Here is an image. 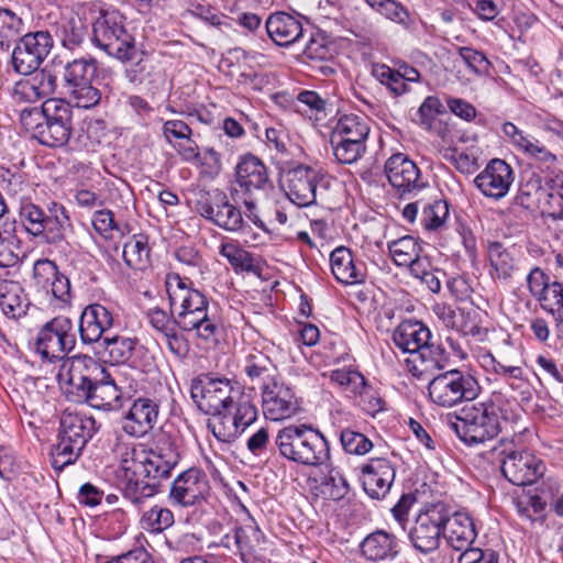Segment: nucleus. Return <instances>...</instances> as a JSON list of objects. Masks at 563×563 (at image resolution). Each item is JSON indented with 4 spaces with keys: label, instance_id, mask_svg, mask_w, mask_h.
<instances>
[{
    "label": "nucleus",
    "instance_id": "obj_56",
    "mask_svg": "<svg viewBox=\"0 0 563 563\" xmlns=\"http://www.w3.org/2000/svg\"><path fill=\"white\" fill-rule=\"evenodd\" d=\"M373 10L386 19L398 24H407L409 13L407 9L396 0H364Z\"/></svg>",
    "mask_w": 563,
    "mask_h": 563
},
{
    "label": "nucleus",
    "instance_id": "obj_8",
    "mask_svg": "<svg viewBox=\"0 0 563 563\" xmlns=\"http://www.w3.org/2000/svg\"><path fill=\"white\" fill-rule=\"evenodd\" d=\"M482 387L467 369L452 368L434 376L428 384L431 402L443 408H453L462 402L475 400Z\"/></svg>",
    "mask_w": 563,
    "mask_h": 563
},
{
    "label": "nucleus",
    "instance_id": "obj_58",
    "mask_svg": "<svg viewBox=\"0 0 563 563\" xmlns=\"http://www.w3.org/2000/svg\"><path fill=\"white\" fill-rule=\"evenodd\" d=\"M419 358L426 364V368L443 369L450 362V355L441 343L431 340L426 343L418 353Z\"/></svg>",
    "mask_w": 563,
    "mask_h": 563
},
{
    "label": "nucleus",
    "instance_id": "obj_15",
    "mask_svg": "<svg viewBox=\"0 0 563 563\" xmlns=\"http://www.w3.org/2000/svg\"><path fill=\"white\" fill-rule=\"evenodd\" d=\"M384 172L395 194L411 198L428 186L418 165L405 153H395L387 158Z\"/></svg>",
    "mask_w": 563,
    "mask_h": 563
},
{
    "label": "nucleus",
    "instance_id": "obj_21",
    "mask_svg": "<svg viewBox=\"0 0 563 563\" xmlns=\"http://www.w3.org/2000/svg\"><path fill=\"white\" fill-rule=\"evenodd\" d=\"M360 472L366 495L372 499L382 500L395 482L396 465L386 456H374L360 466Z\"/></svg>",
    "mask_w": 563,
    "mask_h": 563
},
{
    "label": "nucleus",
    "instance_id": "obj_45",
    "mask_svg": "<svg viewBox=\"0 0 563 563\" xmlns=\"http://www.w3.org/2000/svg\"><path fill=\"white\" fill-rule=\"evenodd\" d=\"M387 249L397 266H406L408 263H412V260H417V256L422 252L421 244L411 235L389 241Z\"/></svg>",
    "mask_w": 563,
    "mask_h": 563
},
{
    "label": "nucleus",
    "instance_id": "obj_57",
    "mask_svg": "<svg viewBox=\"0 0 563 563\" xmlns=\"http://www.w3.org/2000/svg\"><path fill=\"white\" fill-rule=\"evenodd\" d=\"M350 492L346 477L340 470L331 468L322 481V493L330 499L339 501Z\"/></svg>",
    "mask_w": 563,
    "mask_h": 563
},
{
    "label": "nucleus",
    "instance_id": "obj_2",
    "mask_svg": "<svg viewBox=\"0 0 563 563\" xmlns=\"http://www.w3.org/2000/svg\"><path fill=\"white\" fill-rule=\"evenodd\" d=\"M179 461L178 448L170 440L159 441L155 450L126 446L121 461L125 472L123 497L136 507L142 506L161 492L163 481L169 478Z\"/></svg>",
    "mask_w": 563,
    "mask_h": 563
},
{
    "label": "nucleus",
    "instance_id": "obj_50",
    "mask_svg": "<svg viewBox=\"0 0 563 563\" xmlns=\"http://www.w3.org/2000/svg\"><path fill=\"white\" fill-rule=\"evenodd\" d=\"M449 216L448 201L438 199L423 205L420 222L426 230L438 231L445 228Z\"/></svg>",
    "mask_w": 563,
    "mask_h": 563
},
{
    "label": "nucleus",
    "instance_id": "obj_3",
    "mask_svg": "<svg viewBox=\"0 0 563 563\" xmlns=\"http://www.w3.org/2000/svg\"><path fill=\"white\" fill-rule=\"evenodd\" d=\"M519 413L501 391H493L482 401L465 406L459 415H448L446 423L467 445L493 440L501 431V423L516 421Z\"/></svg>",
    "mask_w": 563,
    "mask_h": 563
},
{
    "label": "nucleus",
    "instance_id": "obj_42",
    "mask_svg": "<svg viewBox=\"0 0 563 563\" xmlns=\"http://www.w3.org/2000/svg\"><path fill=\"white\" fill-rule=\"evenodd\" d=\"M139 523L142 530L156 536L173 527L175 517L169 508L154 505L141 515Z\"/></svg>",
    "mask_w": 563,
    "mask_h": 563
},
{
    "label": "nucleus",
    "instance_id": "obj_36",
    "mask_svg": "<svg viewBox=\"0 0 563 563\" xmlns=\"http://www.w3.org/2000/svg\"><path fill=\"white\" fill-rule=\"evenodd\" d=\"M243 371L252 384L260 388L282 378L273 360L263 351L253 349L244 360Z\"/></svg>",
    "mask_w": 563,
    "mask_h": 563
},
{
    "label": "nucleus",
    "instance_id": "obj_62",
    "mask_svg": "<svg viewBox=\"0 0 563 563\" xmlns=\"http://www.w3.org/2000/svg\"><path fill=\"white\" fill-rule=\"evenodd\" d=\"M302 53L311 60H324L331 55L325 36L319 32L311 33Z\"/></svg>",
    "mask_w": 563,
    "mask_h": 563
},
{
    "label": "nucleus",
    "instance_id": "obj_63",
    "mask_svg": "<svg viewBox=\"0 0 563 563\" xmlns=\"http://www.w3.org/2000/svg\"><path fill=\"white\" fill-rule=\"evenodd\" d=\"M544 305L542 310L553 318L556 335L563 340V287L558 294L549 297Z\"/></svg>",
    "mask_w": 563,
    "mask_h": 563
},
{
    "label": "nucleus",
    "instance_id": "obj_47",
    "mask_svg": "<svg viewBox=\"0 0 563 563\" xmlns=\"http://www.w3.org/2000/svg\"><path fill=\"white\" fill-rule=\"evenodd\" d=\"M86 31L80 19L64 18L57 23L56 35L63 47L73 51L81 45Z\"/></svg>",
    "mask_w": 563,
    "mask_h": 563
},
{
    "label": "nucleus",
    "instance_id": "obj_11",
    "mask_svg": "<svg viewBox=\"0 0 563 563\" xmlns=\"http://www.w3.org/2000/svg\"><path fill=\"white\" fill-rule=\"evenodd\" d=\"M70 318L57 316L47 321L38 331L35 351L43 361L55 363L66 360L76 345V335Z\"/></svg>",
    "mask_w": 563,
    "mask_h": 563
},
{
    "label": "nucleus",
    "instance_id": "obj_44",
    "mask_svg": "<svg viewBox=\"0 0 563 563\" xmlns=\"http://www.w3.org/2000/svg\"><path fill=\"white\" fill-rule=\"evenodd\" d=\"M77 137L78 147L96 152L108 135V124L102 119H86Z\"/></svg>",
    "mask_w": 563,
    "mask_h": 563
},
{
    "label": "nucleus",
    "instance_id": "obj_26",
    "mask_svg": "<svg viewBox=\"0 0 563 563\" xmlns=\"http://www.w3.org/2000/svg\"><path fill=\"white\" fill-rule=\"evenodd\" d=\"M514 180L512 167L504 159L494 158L475 177L474 184L485 197L500 200L509 192Z\"/></svg>",
    "mask_w": 563,
    "mask_h": 563
},
{
    "label": "nucleus",
    "instance_id": "obj_35",
    "mask_svg": "<svg viewBox=\"0 0 563 563\" xmlns=\"http://www.w3.org/2000/svg\"><path fill=\"white\" fill-rule=\"evenodd\" d=\"M432 339L431 331L421 321H402L393 333L394 344L404 353L418 354Z\"/></svg>",
    "mask_w": 563,
    "mask_h": 563
},
{
    "label": "nucleus",
    "instance_id": "obj_55",
    "mask_svg": "<svg viewBox=\"0 0 563 563\" xmlns=\"http://www.w3.org/2000/svg\"><path fill=\"white\" fill-rule=\"evenodd\" d=\"M452 330L463 335L478 336L482 333L481 314L477 310L470 308H457Z\"/></svg>",
    "mask_w": 563,
    "mask_h": 563
},
{
    "label": "nucleus",
    "instance_id": "obj_64",
    "mask_svg": "<svg viewBox=\"0 0 563 563\" xmlns=\"http://www.w3.org/2000/svg\"><path fill=\"white\" fill-rule=\"evenodd\" d=\"M499 553L490 548H468L459 556L457 563H498Z\"/></svg>",
    "mask_w": 563,
    "mask_h": 563
},
{
    "label": "nucleus",
    "instance_id": "obj_33",
    "mask_svg": "<svg viewBox=\"0 0 563 563\" xmlns=\"http://www.w3.org/2000/svg\"><path fill=\"white\" fill-rule=\"evenodd\" d=\"M330 266L334 278L341 284L355 285L365 280L364 263L356 261L352 251L345 246H339L331 252Z\"/></svg>",
    "mask_w": 563,
    "mask_h": 563
},
{
    "label": "nucleus",
    "instance_id": "obj_28",
    "mask_svg": "<svg viewBox=\"0 0 563 563\" xmlns=\"http://www.w3.org/2000/svg\"><path fill=\"white\" fill-rule=\"evenodd\" d=\"M113 311L99 303L93 302L86 306L79 317L78 333L84 345L100 343L104 334L113 327Z\"/></svg>",
    "mask_w": 563,
    "mask_h": 563
},
{
    "label": "nucleus",
    "instance_id": "obj_31",
    "mask_svg": "<svg viewBox=\"0 0 563 563\" xmlns=\"http://www.w3.org/2000/svg\"><path fill=\"white\" fill-rule=\"evenodd\" d=\"M443 537L449 547L463 552L471 548L477 537L473 518L465 511H455L450 515L444 506Z\"/></svg>",
    "mask_w": 563,
    "mask_h": 563
},
{
    "label": "nucleus",
    "instance_id": "obj_49",
    "mask_svg": "<svg viewBox=\"0 0 563 563\" xmlns=\"http://www.w3.org/2000/svg\"><path fill=\"white\" fill-rule=\"evenodd\" d=\"M24 26L23 19L13 10L0 7V51L7 52L11 42L20 35Z\"/></svg>",
    "mask_w": 563,
    "mask_h": 563
},
{
    "label": "nucleus",
    "instance_id": "obj_32",
    "mask_svg": "<svg viewBox=\"0 0 563 563\" xmlns=\"http://www.w3.org/2000/svg\"><path fill=\"white\" fill-rule=\"evenodd\" d=\"M268 37L278 46L288 47L303 36V26L299 14L285 11L271 13L264 24Z\"/></svg>",
    "mask_w": 563,
    "mask_h": 563
},
{
    "label": "nucleus",
    "instance_id": "obj_46",
    "mask_svg": "<svg viewBox=\"0 0 563 563\" xmlns=\"http://www.w3.org/2000/svg\"><path fill=\"white\" fill-rule=\"evenodd\" d=\"M123 260L134 269H144L150 262V246L145 235H133L123 245Z\"/></svg>",
    "mask_w": 563,
    "mask_h": 563
},
{
    "label": "nucleus",
    "instance_id": "obj_20",
    "mask_svg": "<svg viewBox=\"0 0 563 563\" xmlns=\"http://www.w3.org/2000/svg\"><path fill=\"white\" fill-rule=\"evenodd\" d=\"M210 484L207 474L199 467H189L172 483L168 498L172 505L191 507L206 500Z\"/></svg>",
    "mask_w": 563,
    "mask_h": 563
},
{
    "label": "nucleus",
    "instance_id": "obj_18",
    "mask_svg": "<svg viewBox=\"0 0 563 563\" xmlns=\"http://www.w3.org/2000/svg\"><path fill=\"white\" fill-rule=\"evenodd\" d=\"M261 398L263 415L271 421L290 419L301 410L294 388L283 377L261 387Z\"/></svg>",
    "mask_w": 563,
    "mask_h": 563
},
{
    "label": "nucleus",
    "instance_id": "obj_51",
    "mask_svg": "<svg viewBox=\"0 0 563 563\" xmlns=\"http://www.w3.org/2000/svg\"><path fill=\"white\" fill-rule=\"evenodd\" d=\"M330 380L336 384L342 390L354 396L366 394L368 384L366 378L355 369L338 368L331 372Z\"/></svg>",
    "mask_w": 563,
    "mask_h": 563
},
{
    "label": "nucleus",
    "instance_id": "obj_1",
    "mask_svg": "<svg viewBox=\"0 0 563 563\" xmlns=\"http://www.w3.org/2000/svg\"><path fill=\"white\" fill-rule=\"evenodd\" d=\"M190 394L199 410L214 418L208 427L221 442L233 441L257 420L256 405L236 380L203 373L191 380Z\"/></svg>",
    "mask_w": 563,
    "mask_h": 563
},
{
    "label": "nucleus",
    "instance_id": "obj_27",
    "mask_svg": "<svg viewBox=\"0 0 563 563\" xmlns=\"http://www.w3.org/2000/svg\"><path fill=\"white\" fill-rule=\"evenodd\" d=\"M26 78L18 80L12 88V99L15 102L35 103L42 99H52L57 88V77L51 70L37 68L27 74Z\"/></svg>",
    "mask_w": 563,
    "mask_h": 563
},
{
    "label": "nucleus",
    "instance_id": "obj_4",
    "mask_svg": "<svg viewBox=\"0 0 563 563\" xmlns=\"http://www.w3.org/2000/svg\"><path fill=\"white\" fill-rule=\"evenodd\" d=\"M169 307L175 309L178 328L184 332L195 331L196 335L210 341L218 333L216 314L210 313L208 297L194 287V283L177 273H169L165 280Z\"/></svg>",
    "mask_w": 563,
    "mask_h": 563
},
{
    "label": "nucleus",
    "instance_id": "obj_30",
    "mask_svg": "<svg viewBox=\"0 0 563 563\" xmlns=\"http://www.w3.org/2000/svg\"><path fill=\"white\" fill-rule=\"evenodd\" d=\"M159 417V404L147 397L136 398L124 415L123 431L141 438L154 429Z\"/></svg>",
    "mask_w": 563,
    "mask_h": 563
},
{
    "label": "nucleus",
    "instance_id": "obj_6",
    "mask_svg": "<svg viewBox=\"0 0 563 563\" xmlns=\"http://www.w3.org/2000/svg\"><path fill=\"white\" fill-rule=\"evenodd\" d=\"M274 448L280 457L306 467H320L331 460L327 437L310 423L288 424L279 429Z\"/></svg>",
    "mask_w": 563,
    "mask_h": 563
},
{
    "label": "nucleus",
    "instance_id": "obj_34",
    "mask_svg": "<svg viewBox=\"0 0 563 563\" xmlns=\"http://www.w3.org/2000/svg\"><path fill=\"white\" fill-rule=\"evenodd\" d=\"M97 431L95 418L85 412L66 409L60 417L58 433L84 448Z\"/></svg>",
    "mask_w": 563,
    "mask_h": 563
},
{
    "label": "nucleus",
    "instance_id": "obj_17",
    "mask_svg": "<svg viewBox=\"0 0 563 563\" xmlns=\"http://www.w3.org/2000/svg\"><path fill=\"white\" fill-rule=\"evenodd\" d=\"M319 187L328 188V176L321 170L298 165L286 173L285 194L298 207H309L316 202Z\"/></svg>",
    "mask_w": 563,
    "mask_h": 563
},
{
    "label": "nucleus",
    "instance_id": "obj_53",
    "mask_svg": "<svg viewBox=\"0 0 563 563\" xmlns=\"http://www.w3.org/2000/svg\"><path fill=\"white\" fill-rule=\"evenodd\" d=\"M330 143L335 159L341 164H353L366 153V144L344 140L331 135Z\"/></svg>",
    "mask_w": 563,
    "mask_h": 563
},
{
    "label": "nucleus",
    "instance_id": "obj_16",
    "mask_svg": "<svg viewBox=\"0 0 563 563\" xmlns=\"http://www.w3.org/2000/svg\"><path fill=\"white\" fill-rule=\"evenodd\" d=\"M32 286L47 301H56L59 308L70 303L69 279L59 272L55 262L40 258L33 265Z\"/></svg>",
    "mask_w": 563,
    "mask_h": 563
},
{
    "label": "nucleus",
    "instance_id": "obj_22",
    "mask_svg": "<svg viewBox=\"0 0 563 563\" xmlns=\"http://www.w3.org/2000/svg\"><path fill=\"white\" fill-rule=\"evenodd\" d=\"M545 463L529 451H510L505 455L501 473L505 478L517 486H527L536 483L544 475Z\"/></svg>",
    "mask_w": 563,
    "mask_h": 563
},
{
    "label": "nucleus",
    "instance_id": "obj_41",
    "mask_svg": "<svg viewBox=\"0 0 563 563\" xmlns=\"http://www.w3.org/2000/svg\"><path fill=\"white\" fill-rule=\"evenodd\" d=\"M100 342L107 362L111 365H121L132 357L137 340L124 335H107Z\"/></svg>",
    "mask_w": 563,
    "mask_h": 563
},
{
    "label": "nucleus",
    "instance_id": "obj_39",
    "mask_svg": "<svg viewBox=\"0 0 563 563\" xmlns=\"http://www.w3.org/2000/svg\"><path fill=\"white\" fill-rule=\"evenodd\" d=\"M371 132L369 119L364 114L349 113L340 117L331 135L366 144Z\"/></svg>",
    "mask_w": 563,
    "mask_h": 563
},
{
    "label": "nucleus",
    "instance_id": "obj_48",
    "mask_svg": "<svg viewBox=\"0 0 563 563\" xmlns=\"http://www.w3.org/2000/svg\"><path fill=\"white\" fill-rule=\"evenodd\" d=\"M219 254L224 257L234 272H252L254 268L253 255L241 247L238 241H227L219 246Z\"/></svg>",
    "mask_w": 563,
    "mask_h": 563
},
{
    "label": "nucleus",
    "instance_id": "obj_37",
    "mask_svg": "<svg viewBox=\"0 0 563 563\" xmlns=\"http://www.w3.org/2000/svg\"><path fill=\"white\" fill-rule=\"evenodd\" d=\"M487 257L493 279L508 282L518 269L514 250L506 247L501 242L488 244Z\"/></svg>",
    "mask_w": 563,
    "mask_h": 563
},
{
    "label": "nucleus",
    "instance_id": "obj_25",
    "mask_svg": "<svg viewBox=\"0 0 563 563\" xmlns=\"http://www.w3.org/2000/svg\"><path fill=\"white\" fill-rule=\"evenodd\" d=\"M71 227L66 208L56 201H51L44 208L38 227H35L32 238L48 245H59L66 241V234Z\"/></svg>",
    "mask_w": 563,
    "mask_h": 563
},
{
    "label": "nucleus",
    "instance_id": "obj_13",
    "mask_svg": "<svg viewBox=\"0 0 563 563\" xmlns=\"http://www.w3.org/2000/svg\"><path fill=\"white\" fill-rule=\"evenodd\" d=\"M53 47V36L46 30L29 32L22 35L11 54L13 70L20 75L35 71L47 58Z\"/></svg>",
    "mask_w": 563,
    "mask_h": 563
},
{
    "label": "nucleus",
    "instance_id": "obj_5",
    "mask_svg": "<svg viewBox=\"0 0 563 563\" xmlns=\"http://www.w3.org/2000/svg\"><path fill=\"white\" fill-rule=\"evenodd\" d=\"M23 129L47 147L65 146L73 134V109L65 99H47L20 112Z\"/></svg>",
    "mask_w": 563,
    "mask_h": 563
},
{
    "label": "nucleus",
    "instance_id": "obj_23",
    "mask_svg": "<svg viewBox=\"0 0 563 563\" xmlns=\"http://www.w3.org/2000/svg\"><path fill=\"white\" fill-rule=\"evenodd\" d=\"M74 402L87 404L103 411H118L123 406V393L109 371L87 386L84 393L73 397Z\"/></svg>",
    "mask_w": 563,
    "mask_h": 563
},
{
    "label": "nucleus",
    "instance_id": "obj_52",
    "mask_svg": "<svg viewBox=\"0 0 563 563\" xmlns=\"http://www.w3.org/2000/svg\"><path fill=\"white\" fill-rule=\"evenodd\" d=\"M372 75L395 97L401 96L408 91V85L402 80L399 71L386 64H373Z\"/></svg>",
    "mask_w": 563,
    "mask_h": 563
},
{
    "label": "nucleus",
    "instance_id": "obj_54",
    "mask_svg": "<svg viewBox=\"0 0 563 563\" xmlns=\"http://www.w3.org/2000/svg\"><path fill=\"white\" fill-rule=\"evenodd\" d=\"M340 443L345 453L353 455H365L373 449V442L365 434L351 428L340 431Z\"/></svg>",
    "mask_w": 563,
    "mask_h": 563
},
{
    "label": "nucleus",
    "instance_id": "obj_7",
    "mask_svg": "<svg viewBox=\"0 0 563 563\" xmlns=\"http://www.w3.org/2000/svg\"><path fill=\"white\" fill-rule=\"evenodd\" d=\"M91 41L96 47L119 60H131L136 52L126 18L113 8L99 12L92 23Z\"/></svg>",
    "mask_w": 563,
    "mask_h": 563
},
{
    "label": "nucleus",
    "instance_id": "obj_61",
    "mask_svg": "<svg viewBox=\"0 0 563 563\" xmlns=\"http://www.w3.org/2000/svg\"><path fill=\"white\" fill-rule=\"evenodd\" d=\"M44 208L30 199H23L19 207V222L29 235H33L35 227L40 224V218Z\"/></svg>",
    "mask_w": 563,
    "mask_h": 563
},
{
    "label": "nucleus",
    "instance_id": "obj_12",
    "mask_svg": "<svg viewBox=\"0 0 563 563\" xmlns=\"http://www.w3.org/2000/svg\"><path fill=\"white\" fill-rule=\"evenodd\" d=\"M196 210L206 220L231 233L242 232L246 227L241 209L218 188L201 194L196 201Z\"/></svg>",
    "mask_w": 563,
    "mask_h": 563
},
{
    "label": "nucleus",
    "instance_id": "obj_29",
    "mask_svg": "<svg viewBox=\"0 0 563 563\" xmlns=\"http://www.w3.org/2000/svg\"><path fill=\"white\" fill-rule=\"evenodd\" d=\"M360 552L371 563L393 562L400 555L401 541L393 532L376 529L360 542Z\"/></svg>",
    "mask_w": 563,
    "mask_h": 563
},
{
    "label": "nucleus",
    "instance_id": "obj_60",
    "mask_svg": "<svg viewBox=\"0 0 563 563\" xmlns=\"http://www.w3.org/2000/svg\"><path fill=\"white\" fill-rule=\"evenodd\" d=\"M444 112L441 100L435 96H428L417 110V122L424 129L431 130L434 128L437 115Z\"/></svg>",
    "mask_w": 563,
    "mask_h": 563
},
{
    "label": "nucleus",
    "instance_id": "obj_9",
    "mask_svg": "<svg viewBox=\"0 0 563 563\" xmlns=\"http://www.w3.org/2000/svg\"><path fill=\"white\" fill-rule=\"evenodd\" d=\"M98 62L91 56H81L67 62L63 68V82L69 98L77 108L92 109L102 98L96 86Z\"/></svg>",
    "mask_w": 563,
    "mask_h": 563
},
{
    "label": "nucleus",
    "instance_id": "obj_38",
    "mask_svg": "<svg viewBox=\"0 0 563 563\" xmlns=\"http://www.w3.org/2000/svg\"><path fill=\"white\" fill-rule=\"evenodd\" d=\"M29 300L19 282L0 280V307L3 313L12 319H18L26 313Z\"/></svg>",
    "mask_w": 563,
    "mask_h": 563
},
{
    "label": "nucleus",
    "instance_id": "obj_10",
    "mask_svg": "<svg viewBox=\"0 0 563 563\" xmlns=\"http://www.w3.org/2000/svg\"><path fill=\"white\" fill-rule=\"evenodd\" d=\"M235 178L238 188H234V192L241 195L240 198L250 213L256 209L258 197L274 187L267 166L251 153L240 158L235 167Z\"/></svg>",
    "mask_w": 563,
    "mask_h": 563
},
{
    "label": "nucleus",
    "instance_id": "obj_40",
    "mask_svg": "<svg viewBox=\"0 0 563 563\" xmlns=\"http://www.w3.org/2000/svg\"><path fill=\"white\" fill-rule=\"evenodd\" d=\"M526 282L530 295L539 301L541 309L545 306L544 302L548 301L549 297L558 294L560 288H563V283L550 282L549 276L538 266L530 269Z\"/></svg>",
    "mask_w": 563,
    "mask_h": 563
},
{
    "label": "nucleus",
    "instance_id": "obj_43",
    "mask_svg": "<svg viewBox=\"0 0 563 563\" xmlns=\"http://www.w3.org/2000/svg\"><path fill=\"white\" fill-rule=\"evenodd\" d=\"M84 445L77 444L58 433V441L51 451V465L56 472L74 464L81 455Z\"/></svg>",
    "mask_w": 563,
    "mask_h": 563
},
{
    "label": "nucleus",
    "instance_id": "obj_24",
    "mask_svg": "<svg viewBox=\"0 0 563 563\" xmlns=\"http://www.w3.org/2000/svg\"><path fill=\"white\" fill-rule=\"evenodd\" d=\"M501 131L512 146L532 159L539 168L549 170L556 166L558 156L536 136L523 132L512 122H505Z\"/></svg>",
    "mask_w": 563,
    "mask_h": 563
},
{
    "label": "nucleus",
    "instance_id": "obj_59",
    "mask_svg": "<svg viewBox=\"0 0 563 563\" xmlns=\"http://www.w3.org/2000/svg\"><path fill=\"white\" fill-rule=\"evenodd\" d=\"M145 317L150 325L161 334H164L170 329L178 328L175 309L170 308V311L167 312L161 307H152L146 310Z\"/></svg>",
    "mask_w": 563,
    "mask_h": 563
},
{
    "label": "nucleus",
    "instance_id": "obj_19",
    "mask_svg": "<svg viewBox=\"0 0 563 563\" xmlns=\"http://www.w3.org/2000/svg\"><path fill=\"white\" fill-rule=\"evenodd\" d=\"M444 521V505L437 504L421 512L411 527L408 537L418 552L429 554L435 551L441 542Z\"/></svg>",
    "mask_w": 563,
    "mask_h": 563
},
{
    "label": "nucleus",
    "instance_id": "obj_14",
    "mask_svg": "<svg viewBox=\"0 0 563 563\" xmlns=\"http://www.w3.org/2000/svg\"><path fill=\"white\" fill-rule=\"evenodd\" d=\"M108 372L107 367L87 354L67 357L60 365L57 378L66 384L65 394L70 401L84 393L87 386Z\"/></svg>",
    "mask_w": 563,
    "mask_h": 563
}]
</instances>
